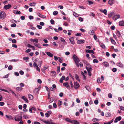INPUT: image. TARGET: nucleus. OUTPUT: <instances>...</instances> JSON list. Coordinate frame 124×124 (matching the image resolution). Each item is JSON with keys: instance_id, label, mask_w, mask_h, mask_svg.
Masks as SVG:
<instances>
[{"instance_id": "obj_10", "label": "nucleus", "mask_w": 124, "mask_h": 124, "mask_svg": "<svg viewBox=\"0 0 124 124\" xmlns=\"http://www.w3.org/2000/svg\"><path fill=\"white\" fill-rule=\"evenodd\" d=\"M85 51L86 52V53H93V54H94V52L92 50H86Z\"/></svg>"}, {"instance_id": "obj_37", "label": "nucleus", "mask_w": 124, "mask_h": 124, "mask_svg": "<svg viewBox=\"0 0 124 124\" xmlns=\"http://www.w3.org/2000/svg\"><path fill=\"white\" fill-rule=\"evenodd\" d=\"M113 122V119H112L110 122L107 123H104V124H110Z\"/></svg>"}, {"instance_id": "obj_33", "label": "nucleus", "mask_w": 124, "mask_h": 124, "mask_svg": "<svg viewBox=\"0 0 124 124\" xmlns=\"http://www.w3.org/2000/svg\"><path fill=\"white\" fill-rule=\"evenodd\" d=\"M92 121L93 122L99 121H100V120L96 118H93L92 119Z\"/></svg>"}, {"instance_id": "obj_12", "label": "nucleus", "mask_w": 124, "mask_h": 124, "mask_svg": "<svg viewBox=\"0 0 124 124\" xmlns=\"http://www.w3.org/2000/svg\"><path fill=\"white\" fill-rule=\"evenodd\" d=\"M38 15L39 17H40L41 18H42L44 19L46 17V16L42 15H41L40 13H38Z\"/></svg>"}, {"instance_id": "obj_28", "label": "nucleus", "mask_w": 124, "mask_h": 124, "mask_svg": "<svg viewBox=\"0 0 124 124\" xmlns=\"http://www.w3.org/2000/svg\"><path fill=\"white\" fill-rule=\"evenodd\" d=\"M114 14L115 13L114 12L111 13L108 15V17H109L111 18V17L112 16H113Z\"/></svg>"}, {"instance_id": "obj_29", "label": "nucleus", "mask_w": 124, "mask_h": 124, "mask_svg": "<svg viewBox=\"0 0 124 124\" xmlns=\"http://www.w3.org/2000/svg\"><path fill=\"white\" fill-rule=\"evenodd\" d=\"M39 90V89L37 88H35L33 92L35 94H36L38 92Z\"/></svg>"}, {"instance_id": "obj_25", "label": "nucleus", "mask_w": 124, "mask_h": 124, "mask_svg": "<svg viewBox=\"0 0 124 124\" xmlns=\"http://www.w3.org/2000/svg\"><path fill=\"white\" fill-rule=\"evenodd\" d=\"M51 75L52 76H55L56 75V72L54 71H53L51 72Z\"/></svg>"}, {"instance_id": "obj_40", "label": "nucleus", "mask_w": 124, "mask_h": 124, "mask_svg": "<svg viewBox=\"0 0 124 124\" xmlns=\"http://www.w3.org/2000/svg\"><path fill=\"white\" fill-rule=\"evenodd\" d=\"M57 72L58 73H59L60 71V67L59 66H58L57 67Z\"/></svg>"}, {"instance_id": "obj_59", "label": "nucleus", "mask_w": 124, "mask_h": 124, "mask_svg": "<svg viewBox=\"0 0 124 124\" xmlns=\"http://www.w3.org/2000/svg\"><path fill=\"white\" fill-rule=\"evenodd\" d=\"M51 24H53L54 23V21L53 19H51L50 21Z\"/></svg>"}, {"instance_id": "obj_51", "label": "nucleus", "mask_w": 124, "mask_h": 124, "mask_svg": "<svg viewBox=\"0 0 124 124\" xmlns=\"http://www.w3.org/2000/svg\"><path fill=\"white\" fill-rule=\"evenodd\" d=\"M31 51V50L30 49V48H29L25 51V52L26 53H28L30 52Z\"/></svg>"}, {"instance_id": "obj_32", "label": "nucleus", "mask_w": 124, "mask_h": 124, "mask_svg": "<svg viewBox=\"0 0 124 124\" xmlns=\"http://www.w3.org/2000/svg\"><path fill=\"white\" fill-rule=\"evenodd\" d=\"M116 33L117 36H118V37H119L121 35V34L119 31L118 30H117V32H116Z\"/></svg>"}, {"instance_id": "obj_18", "label": "nucleus", "mask_w": 124, "mask_h": 124, "mask_svg": "<svg viewBox=\"0 0 124 124\" xmlns=\"http://www.w3.org/2000/svg\"><path fill=\"white\" fill-rule=\"evenodd\" d=\"M31 41H32L33 42H36L37 43L38 42V39H31Z\"/></svg>"}, {"instance_id": "obj_45", "label": "nucleus", "mask_w": 124, "mask_h": 124, "mask_svg": "<svg viewBox=\"0 0 124 124\" xmlns=\"http://www.w3.org/2000/svg\"><path fill=\"white\" fill-rule=\"evenodd\" d=\"M73 15L74 16L76 17H77L78 16V15L75 12H73Z\"/></svg>"}, {"instance_id": "obj_38", "label": "nucleus", "mask_w": 124, "mask_h": 124, "mask_svg": "<svg viewBox=\"0 0 124 124\" xmlns=\"http://www.w3.org/2000/svg\"><path fill=\"white\" fill-rule=\"evenodd\" d=\"M8 69L9 70H12L13 69V67L11 65H9L8 66Z\"/></svg>"}, {"instance_id": "obj_23", "label": "nucleus", "mask_w": 124, "mask_h": 124, "mask_svg": "<svg viewBox=\"0 0 124 124\" xmlns=\"http://www.w3.org/2000/svg\"><path fill=\"white\" fill-rule=\"evenodd\" d=\"M43 122L46 124H53V123L50 121H43Z\"/></svg>"}, {"instance_id": "obj_55", "label": "nucleus", "mask_w": 124, "mask_h": 124, "mask_svg": "<svg viewBox=\"0 0 124 124\" xmlns=\"http://www.w3.org/2000/svg\"><path fill=\"white\" fill-rule=\"evenodd\" d=\"M78 19L80 22H82L83 21V19L81 17L78 18Z\"/></svg>"}, {"instance_id": "obj_14", "label": "nucleus", "mask_w": 124, "mask_h": 124, "mask_svg": "<svg viewBox=\"0 0 124 124\" xmlns=\"http://www.w3.org/2000/svg\"><path fill=\"white\" fill-rule=\"evenodd\" d=\"M119 25L120 26H124V22L123 21H120L119 22Z\"/></svg>"}, {"instance_id": "obj_9", "label": "nucleus", "mask_w": 124, "mask_h": 124, "mask_svg": "<svg viewBox=\"0 0 124 124\" xmlns=\"http://www.w3.org/2000/svg\"><path fill=\"white\" fill-rule=\"evenodd\" d=\"M71 43L72 44H75V42L74 41V38L73 37L69 39Z\"/></svg>"}, {"instance_id": "obj_26", "label": "nucleus", "mask_w": 124, "mask_h": 124, "mask_svg": "<svg viewBox=\"0 0 124 124\" xmlns=\"http://www.w3.org/2000/svg\"><path fill=\"white\" fill-rule=\"evenodd\" d=\"M110 39L111 42L112 44L115 45L116 44V42L114 40L111 38H110Z\"/></svg>"}, {"instance_id": "obj_4", "label": "nucleus", "mask_w": 124, "mask_h": 124, "mask_svg": "<svg viewBox=\"0 0 124 124\" xmlns=\"http://www.w3.org/2000/svg\"><path fill=\"white\" fill-rule=\"evenodd\" d=\"M6 14L4 12L2 11L0 14V18L1 19L2 18L5 16Z\"/></svg>"}, {"instance_id": "obj_43", "label": "nucleus", "mask_w": 124, "mask_h": 124, "mask_svg": "<svg viewBox=\"0 0 124 124\" xmlns=\"http://www.w3.org/2000/svg\"><path fill=\"white\" fill-rule=\"evenodd\" d=\"M95 33L94 31L93 30H91V32L89 33L90 35H93V34Z\"/></svg>"}, {"instance_id": "obj_58", "label": "nucleus", "mask_w": 124, "mask_h": 124, "mask_svg": "<svg viewBox=\"0 0 124 124\" xmlns=\"http://www.w3.org/2000/svg\"><path fill=\"white\" fill-rule=\"evenodd\" d=\"M45 116H46V117H48L50 116L49 114L48 113H46L45 114Z\"/></svg>"}, {"instance_id": "obj_57", "label": "nucleus", "mask_w": 124, "mask_h": 124, "mask_svg": "<svg viewBox=\"0 0 124 124\" xmlns=\"http://www.w3.org/2000/svg\"><path fill=\"white\" fill-rule=\"evenodd\" d=\"M103 12L105 15H106L107 14V10L106 9H104Z\"/></svg>"}, {"instance_id": "obj_16", "label": "nucleus", "mask_w": 124, "mask_h": 124, "mask_svg": "<svg viewBox=\"0 0 124 124\" xmlns=\"http://www.w3.org/2000/svg\"><path fill=\"white\" fill-rule=\"evenodd\" d=\"M85 41L84 40H79L78 41V44H81L85 42Z\"/></svg>"}, {"instance_id": "obj_63", "label": "nucleus", "mask_w": 124, "mask_h": 124, "mask_svg": "<svg viewBox=\"0 0 124 124\" xmlns=\"http://www.w3.org/2000/svg\"><path fill=\"white\" fill-rule=\"evenodd\" d=\"M33 66L34 67H36L38 66L37 63L35 62H34V63L33 64Z\"/></svg>"}, {"instance_id": "obj_21", "label": "nucleus", "mask_w": 124, "mask_h": 124, "mask_svg": "<svg viewBox=\"0 0 124 124\" xmlns=\"http://www.w3.org/2000/svg\"><path fill=\"white\" fill-rule=\"evenodd\" d=\"M46 53L48 56L50 57H52L53 56V54L49 52H47Z\"/></svg>"}, {"instance_id": "obj_54", "label": "nucleus", "mask_w": 124, "mask_h": 124, "mask_svg": "<svg viewBox=\"0 0 124 124\" xmlns=\"http://www.w3.org/2000/svg\"><path fill=\"white\" fill-rule=\"evenodd\" d=\"M61 41L62 42H63L64 43L65 42L66 43L65 41L64 40V39L63 38H61Z\"/></svg>"}, {"instance_id": "obj_11", "label": "nucleus", "mask_w": 124, "mask_h": 124, "mask_svg": "<svg viewBox=\"0 0 124 124\" xmlns=\"http://www.w3.org/2000/svg\"><path fill=\"white\" fill-rule=\"evenodd\" d=\"M13 12L15 14H21V12L20 11H16V10H14L13 11Z\"/></svg>"}, {"instance_id": "obj_47", "label": "nucleus", "mask_w": 124, "mask_h": 124, "mask_svg": "<svg viewBox=\"0 0 124 124\" xmlns=\"http://www.w3.org/2000/svg\"><path fill=\"white\" fill-rule=\"evenodd\" d=\"M98 100H95L94 101V104L96 105H97L98 104Z\"/></svg>"}, {"instance_id": "obj_20", "label": "nucleus", "mask_w": 124, "mask_h": 124, "mask_svg": "<svg viewBox=\"0 0 124 124\" xmlns=\"http://www.w3.org/2000/svg\"><path fill=\"white\" fill-rule=\"evenodd\" d=\"M28 98L30 100H32L33 98V96L30 94H28Z\"/></svg>"}, {"instance_id": "obj_17", "label": "nucleus", "mask_w": 124, "mask_h": 124, "mask_svg": "<svg viewBox=\"0 0 124 124\" xmlns=\"http://www.w3.org/2000/svg\"><path fill=\"white\" fill-rule=\"evenodd\" d=\"M75 78L76 79L78 82L80 81V80L79 79V76L77 74H76L75 75Z\"/></svg>"}, {"instance_id": "obj_1", "label": "nucleus", "mask_w": 124, "mask_h": 124, "mask_svg": "<svg viewBox=\"0 0 124 124\" xmlns=\"http://www.w3.org/2000/svg\"><path fill=\"white\" fill-rule=\"evenodd\" d=\"M22 119V116H16L14 118L15 120L17 121H21Z\"/></svg>"}, {"instance_id": "obj_62", "label": "nucleus", "mask_w": 124, "mask_h": 124, "mask_svg": "<svg viewBox=\"0 0 124 124\" xmlns=\"http://www.w3.org/2000/svg\"><path fill=\"white\" fill-rule=\"evenodd\" d=\"M12 46L14 47H15L16 48L17 47V45L15 44H13L12 45Z\"/></svg>"}, {"instance_id": "obj_2", "label": "nucleus", "mask_w": 124, "mask_h": 124, "mask_svg": "<svg viewBox=\"0 0 124 124\" xmlns=\"http://www.w3.org/2000/svg\"><path fill=\"white\" fill-rule=\"evenodd\" d=\"M72 58L75 62H78L80 60L77 56L75 54H74L72 57Z\"/></svg>"}, {"instance_id": "obj_49", "label": "nucleus", "mask_w": 124, "mask_h": 124, "mask_svg": "<svg viewBox=\"0 0 124 124\" xmlns=\"http://www.w3.org/2000/svg\"><path fill=\"white\" fill-rule=\"evenodd\" d=\"M62 102L61 101L59 100L58 105V106H60L62 105Z\"/></svg>"}, {"instance_id": "obj_42", "label": "nucleus", "mask_w": 124, "mask_h": 124, "mask_svg": "<svg viewBox=\"0 0 124 124\" xmlns=\"http://www.w3.org/2000/svg\"><path fill=\"white\" fill-rule=\"evenodd\" d=\"M83 62L85 63L87 65H88L89 64V63L87 62L86 61L84 60Z\"/></svg>"}, {"instance_id": "obj_52", "label": "nucleus", "mask_w": 124, "mask_h": 124, "mask_svg": "<svg viewBox=\"0 0 124 124\" xmlns=\"http://www.w3.org/2000/svg\"><path fill=\"white\" fill-rule=\"evenodd\" d=\"M59 58V61L61 63H62L63 62V61L62 60L60 57H58Z\"/></svg>"}, {"instance_id": "obj_48", "label": "nucleus", "mask_w": 124, "mask_h": 124, "mask_svg": "<svg viewBox=\"0 0 124 124\" xmlns=\"http://www.w3.org/2000/svg\"><path fill=\"white\" fill-rule=\"evenodd\" d=\"M16 26V24H15V23H13V24H12L11 25V26L12 27H15Z\"/></svg>"}, {"instance_id": "obj_39", "label": "nucleus", "mask_w": 124, "mask_h": 124, "mask_svg": "<svg viewBox=\"0 0 124 124\" xmlns=\"http://www.w3.org/2000/svg\"><path fill=\"white\" fill-rule=\"evenodd\" d=\"M58 13V11H54L53 13V14L55 16L57 15Z\"/></svg>"}, {"instance_id": "obj_36", "label": "nucleus", "mask_w": 124, "mask_h": 124, "mask_svg": "<svg viewBox=\"0 0 124 124\" xmlns=\"http://www.w3.org/2000/svg\"><path fill=\"white\" fill-rule=\"evenodd\" d=\"M65 120L67 121L68 122H69L71 123L72 121L71 119H69L68 118H66L65 119Z\"/></svg>"}, {"instance_id": "obj_46", "label": "nucleus", "mask_w": 124, "mask_h": 124, "mask_svg": "<svg viewBox=\"0 0 124 124\" xmlns=\"http://www.w3.org/2000/svg\"><path fill=\"white\" fill-rule=\"evenodd\" d=\"M97 81L98 83L99 84L101 83V82L100 81V78H98Z\"/></svg>"}, {"instance_id": "obj_7", "label": "nucleus", "mask_w": 124, "mask_h": 124, "mask_svg": "<svg viewBox=\"0 0 124 124\" xmlns=\"http://www.w3.org/2000/svg\"><path fill=\"white\" fill-rule=\"evenodd\" d=\"M102 64L105 67H107L109 66V64L108 62H104L102 63Z\"/></svg>"}, {"instance_id": "obj_64", "label": "nucleus", "mask_w": 124, "mask_h": 124, "mask_svg": "<svg viewBox=\"0 0 124 124\" xmlns=\"http://www.w3.org/2000/svg\"><path fill=\"white\" fill-rule=\"evenodd\" d=\"M88 4L89 5L92 4H93V2L89 0L88 1Z\"/></svg>"}, {"instance_id": "obj_3", "label": "nucleus", "mask_w": 124, "mask_h": 124, "mask_svg": "<svg viewBox=\"0 0 124 124\" xmlns=\"http://www.w3.org/2000/svg\"><path fill=\"white\" fill-rule=\"evenodd\" d=\"M79 84L77 82H74V87L76 89H77L79 87Z\"/></svg>"}, {"instance_id": "obj_56", "label": "nucleus", "mask_w": 124, "mask_h": 124, "mask_svg": "<svg viewBox=\"0 0 124 124\" xmlns=\"http://www.w3.org/2000/svg\"><path fill=\"white\" fill-rule=\"evenodd\" d=\"M16 40L15 39H14L12 40V42L13 43H16Z\"/></svg>"}, {"instance_id": "obj_35", "label": "nucleus", "mask_w": 124, "mask_h": 124, "mask_svg": "<svg viewBox=\"0 0 124 124\" xmlns=\"http://www.w3.org/2000/svg\"><path fill=\"white\" fill-rule=\"evenodd\" d=\"M105 115L107 117H109L110 116V114L109 112L106 113Z\"/></svg>"}, {"instance_id": "obj_30", "label": "nucleus", "mask_w": 124, "mask_h": 124, "mask_svg": "<svg viewBox=\"0 0 124 124\" xmlns=\"http://www.w3.org/2000/svg\"><path fill=\"white\" fill-rule=\"evenodd\" d=\"M23 88L21 87H18L16 88V90L17 91H21L23 89Z\"/></svg>"}, {"instance_id": "obj_60", "label": "nucleus", "mask_w": 124, "mask_h": 124, "mask_svg": "<svg viewBox=\"0 0 124 124\" xmlns=\"http://www.w3.org/2000/svg\"><path fill=\"white\" fill-rule=\"evenodd\" d=\"M69 75L70 77L73 80H74V79L73 78V77L72 76V75L70 73H69Z\"/></svg>"}, {"instance_id": "obj_31", "label": "nucleus", "mask_w": 124, "mask_h": 124, "mask_svg": "<svg viewBox=\"0 0 124 124\" xmlns=\"http://www.w3.org/2000/svg\"><path fill=\"white\" fill-rule=\"evenodd\" d=\"M34 45L35 46L37 47H38L40 48H41V46L39 44H35H35H34Z\"/></svg>"}, {"instance_id": "obj_34", "label": "nucleus", "mask_w": 124, "mask_h": 124, "mask_svg": "<svg viewBox=\"0 0 124 124\" xmlns=\"http://www.w3.org/2000/svg\"><path fill=\"white\" fill-rule=\"evenodd\" d=\"M86 68L87 71H92L93 70V69L91 68H88L86 67Z\"/></svg>"}, {"instance_id": "obj_41", "label": "nucleus", "mask_w": 124, "mask_h": 124, "mask_svg": "<svg viewBox=\"0 0 124 124\" xmlns=\"http://www.w3.org/2000/svg\"><path fill=\"white\" fill-rule=\"evenodd\" d=\"M93 62L94 63H98V61L97 59H95L93 60Z\"/></svg>"}, {"instance_id": "obj_5", "label": "nucleus", "mask_w": 124, "mask_h": 124, "mask_svg": "<svg viewBox=\"0 0 124 124\" xmlns=\"http://www.w3.org/2000/svg\"><path fill=\"white\" fill-rule=\"evenodd\" d=\"M12 6L11 5L8 4V5H6L4 7V8L5 9H8L10 8Z\"/></svg>"}, {"instance_id": "obj_19", "label": "nucleus", "mask_w": 124, "mask_h": 124, "mask_svg": "<svg viewBox=\"0 0 124 124\" xmlns=\"http://www.w3.org/2000/svg\"><path fill=\"white\" fill-rule=\"evenodd\" d=\"M63 85L66 87L67 88H68L70 87V86L69 85V84L67 82L63 83Z\"/></svg>"}, {"instance_id": "obj_22", "label": "nucleus", "mask_w": 124, "mask_h": 124, "mask_svg": "<svg viewBox=\"0 0 124 124\" xmlns=\"http://www.w3.org/2000/svg\"><path fill=\"white\" fill-rule=\"evenodd\" d=\"M117 65L121 68H123L124 67V65L122 63H118L117 64Z\"/></svg>"}, {"instance_id": "obj_24", "label": "nucleus", "mask_w": 124, "mask_h": 124, "mask_svg": "<svg viewBox=\"0 0 124 124\" xmlns=\"http://www.w3.org/2000/svg\"><path fill=\"white\" fill-rule=\"evenodd\" d=\"M99 42V45L102 48H105V46L103 43Z\"/></svg>"}, {"instance_id": "obj_61", "label": "nucleus", "mask_w": 124, "mask_h": 124, "mask_svg": "<svg viewBox=\"0 0 124 124\" xmlns=\"http://www.w3.org/2000/svg\"><path fill=\"white\" fill-rule=\"evenodd\" d=\"M108 97L109 98H112V95L111 93H109L108 94Z\"/></svg>"}, {"instance_id": "obj_50", "label": "nucleus", "mask_w": 124, "mask_h": 124, "mask_svg": "<svg viewBox=\"0 0 124 124\" xmlns=\"http://www.w3.org/2000/svg\"><path fill=\"white\" fill-rule=\"evenodd\" d=\"M35 3L34 2H33L32 3H30L29 4V5L31 6H35Z\"/></svg>"}, {"instance_id": "obj_6", "label": "nucleus", "mask_w": 124, "mask_h": 124, "mask_svg": "<svg viewBox=\"0 0 124 124\" xmlns=\"http://www.w3.org/2000/svg\"><path fill=\"white\" fill-rule=\"evenodd\" d=\"M120 17V15H116L113 16V19L114 20H116Z\"/></svg>"}, {"instance_id": "obj_8", "label": "nucleus", "mask_w": 124, "mask_h": 124, "mask_svg": "<svg viewBox=\"0 0 124 124\" xmlns=\"http://www.w3.org/2000/svg\"><path fill=\"white\" fill-rule=\"evenodd\" d=\"M6 117L9 120H11L13 119L12 117L10 115H6Z\"/></svg>"}, {"instance_id": "obj_13", "label": "nucleus", "mask_w": 124, "mask_h": 124, "mask_svg": "<svg viewBox=\"0 0 124 124\" xmlns=\"http://www.w3.org/2000/svg\"><path fill=\"white\" fill-rule=\"evenodd\" d=\"M65 79V76H62L60 80L59 81L60 83H62L63 82V80H64Z\"/></svg>"}, {"instance_id": "obj_27", "label": "nucleus", "mask_w": 124, "mask_h": 124, "mask_svg": "<svg viewBox=\"0 0 124 124\" xmlns=\"http://www.w3.org/2000/svg\"><path fill=\"white\" fill-rule=\"evenodd\" d=\"M71 123H73L74 124H79V123L76 120H73L72 121Z\"/></svg>"}, {"instance_id": "obj_53", "label": "nucleus", "mask_w": 124, "mask_h": 124, "mask_svg": "<svg viewBox=\"0 0 124 124\" xmlns=\"http://www.w3.org/2000/svg\"><path fill=\"white\" fill-rule=\"evenodd\" d=\"M110 28L112 30H114L115 29V27L114 26H111Z\"/></svg>"}, {"instance_id": "obj_15", "label": "nucleus", "mask_w": 124, "mask_h": 124, "mask_svg": "<svg viewBox=\"0 0 124 124\" xmlns=\"http://www.w3.org/2000/svg\"><path fill=\"white\" fill-rule=\"evenodd\" d=\"M114 1L113 0H109L108 3L110 5H111L114 3Z\"/></svg>"}, {"instance_id": "obj_44", "label": "nucleus", "mask_w": 124, "mask_h": 124, "mask_svg": "<svg viewBox=\"0 0 124 124\" xmlns=\"http://www.w3.org/2000/svg\"><path fill=\"white\" fill-rule=\"evenodd\" d=\"M117 70V69L116 68H113L112 69V70L113 72H116V71Z\"/></svg>"}]
</instances>
